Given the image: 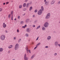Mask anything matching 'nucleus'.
Returning <instances> with one entry per match:
<instances>
[{
    "mask_svg": "<svg viewBox=\"0 0 60 60\" xmlns=\"http://www.w3.org/2000/svg\"><path fill=\"white\" fill-rule=\"evenodd\" d=\"M9 3V2H7L6 3V4H8Z\"/></svg>",
    "mask_w": 60,
    "mask_h": 60,
    "instance_id": "obj_40",
    "label": "nucleus"
},
{
    "mask_svg": "<svg viewBox=\"0 0 60 60\" xmlns=\"http://www.w3.org/2000/svg\"><path fill=\"white\" fill-rule=\"evenodd\" d=\"M25 27H26V25H25Z\"/></svg>",
    "mask_w": 60,
    "mask_h": 60,
    "instance_id": "obj_53",
    "label": "nucleus"
},
{
    "mask_svg": "<svg viewBox=\"0 0 60 60\" xmlns=\"http://www.w3.org/2000/svg\"><path fill=\"white\" fill-rule=\"evenodd\" d=\"M13 15H12L11 16V19L12 20H13Z\"/></svg>",
    "mask_w": 60,
    "mask_h": 60,
    "instance_id": "obj_23",
    "label": "nucleus"
},
{
    "mask_svg": "<svg viewBox=\"0 0 60 60\" xmlns=\"http://www.w3.org/2000/svg\"><path fill=\"white\" fill-rule=\"evenodd\" d=\"M26 36L28 37V34H26Z\"/></svg>",
    "mask_w": 60,
    "mask_h": 60,
    "instance_id": "obj_39",
    "label": "nucleus"
},
{
    "mask_svg": "<svg viewBox=\"0 0 60 60\" xmlns=\"http://www.w3.org/2000/svg\"><path fill=\"white\" fill-rule=\"evenodd\" d=\"M29 3L27 4L26 6L27 7H28V6H29Z\"/></svg>",
    "mask_w": 60,
    "mask_h": 60,
    "instance_id": "obj_24",
    "label": "nucleus"
},
{
    "mask_svg": "<svg viewBox=\"0 0 60 60\" xmlns=\"http://www.w3.org/2000/svg\"><path fill=\"white\" fill-rule=\"evenodd\" d=\"M19 45V44H17L15 45V50H17L18 48V45Z\"/></svg>",
    "mask_w": 60,
    "mask_h": 60,
    "instance_id": "obj_5",
    "label": "nucleus"
},
{
    "mask_svg": "<svg viewBox=\"0 0 60 60\" xmlns=\"http://www.w3.org/2000/svg\"><path fill=\"white\" fill-rule=\"evenodd\" d=\"M38 14L39 15H40L42 13V10H40L38 12Z\"/></svg>",
    "mask_w": 60,
    "mask_h": 60,
    "instance_id": "obj_3",
    "label": "nucleus"
},
{
    "mask_svg": "<svg viewBox=\"0 0 60 60\" xmlns=\"http://www.w3.org/2000/svg\"><path fill=\"white\" fill-rule=\"evenodd\" d=\"M35 16L34 15H33V17H34Z\"/></svg>",
    "mask_w": 60,
    "mask_h": 60,
    "instance_id": "obj_55",
    "label": "nucleus"
},
{
    "mask_svg": "<svg viewBox=\"0 0 60 60\" xmlns=\"http://www.w3.org/2000/svg\"><path fill=\"white\" fill-rule=\"evenodd\" d=\"M45 48H48V46H45Z\"/></svg>",
    "mask_w": 60,
    "mask_h": 60,
    "instance_id": "obj_43",
    "label": "nucleus"
},
{
    "mask_svg": "<svg viewBox=\"0 0 60 60\" xmlns=\"http://www.w3.org/2000/svg\"><path fill=\"white\" fill-rule=\"evenodd\" d=\"M34 55H33L31 57V59H33V58H34Z\"/></svg>",
    "mask_w": 60,
    "mask_h": 60,
    "instance_id": "obj_28",
    "label": "nucleus"
},
{
    "mask_svg": "<svg viewBox=\"0 0 60 60\" xmlns=\"http://www.w3.org/2000/svg\"><path fill=\"white\" fill-rule=\"evenodd\" d=\"M50 17V14L49 13L47 14V15L45 17V19H49Z\"/></svg>",
    "mask_w": 60,
    "mask_h": 60,
    "instance_id": "obj_1",
    "label": "nucleus"
},
{
    "mask_svg": "<svg viewBox=\"0 0 60 60\" xmlns=\"http://www.w3.org/2000/svg\"><path fill=\"white\" fill-rule=\"evenodd\" d=\"M49 22H46L44 24V26H45V27H48V26H49Z\"/></svg>",
    "mask_w": 60,
    "mask_h": 60,
    "instance_id": "obj_2",
    "label": "nucleus"
},
{
    "mask_svg": "<svg viewBox=\"0 0 60 60\" xmlns=\"http://www.w3.org/2000/svg\"><path fill=\"white\" fill-rule=\"evenodd\" d=\"M58 44V42L56 41L55 42L54 45L56 46H57Z\"/></svg>",
    "mask_w": 60,
    "mask_h": 60,
    "instance_id": "obj_8",
    "label": "nucleus"
},
{
    "mask_svg": "<svg viewBox=\"0 0 60 60\" xmlns=\"http://www.w3.org/2000/svg\"><path fill=\"white\" fill-rule=\"evenodd\" d=\"M2 11V8H0V11Z\"/></svg>",
    "mask_w": 60,
    "mask_h": 60,
    "instance_id": "obj_35",
    "label": "nucleus"
},
{
    "mask_svg": "<svg viewBox=\"0 0 60 60\" xmlns=\"http://www.w3.org/2000/svg\"><path fill=\"white\" fill-rule=\"evenodd\" d=\"M38 38H39V37H38L36 40V41H37L38 40Z\"/></svg>",
    "mask_w": 60,
    "mask_h": 60,
    "instance_id": "obj_44",
    "label": "nucleus"
},
{
    "mask_svg": "<svg viewBox=\"0 0 60 60\" xmlns=\"http://www.w3.org/2000/svg\"><path fill=\"white\" fill-rule=\"evenodd\" d=\"M55 2V1L54 0H52L50 3L51 4H53Z\"/></svg>",
    "mask_w": 60,
    "mask_h": 60,
    "instance_id": "obj_6",
    "label": "nucleus"
},
{
    "mask_svg": "<svg viewBox=\"0 0 60 60\" xmlns=\"http://www.w3.org/2000/svg\"><path fill=\"white\" fill-rule=\"evenodd\" d=\"M42 29L43 30H45V28H44V27H42Z\"/></svg>",
    "mask_w": 60,
    "mask_h": 60,
    "instance_id": "obj_20",
    "label": "nucleus"
},
{
    "mask_svg": "<svg viewBox=\"0 0 60 60\" xmlns=\"http://www.w3.org/2000/svg\"><path fill=\"white\" fill-rule=\"evenodd\" d=\"M5 3H4L3 4L4 5H5Z\"/></svg>",
    "mask_w": 60,
    "mask_h": 60,
    "instance_id": "obj_51",
    "label": "nucleus"
},
{
    "mask_svg": "<svg viewBox=\"0 0 60 60\" xmlns=\"http://www.w3.org/2000/svg\"><path fill=\"white\" fill-rule=\"evenodd\" d=\"M16 38V37H14V40H15V39Z\"/></svg>",
    "mask_w": 60,
    "mask_h": 60,
    "instance_id": "obj_48",
    "label": "nucleus"
},
{
    "mask_svg": "<svg viewBox=\"0 0 60 60\" xmlns=\"http://www.w3.org/2000/svg\"><path fill=\"white\" fill-rule=\"evenodd\" d=\"M19 18H20V16H18V18L19 19H20Z\"/></svg>",
    "mask_w": 60,
    "mask_h": 60,
    "instance_id": "obj_47",
    "label": "nucleus"
},
{
    "mask_svg": "<svg viewBox=\"0 0 60 60\" xmlns=\"http://www.w3.org/2000/svg\"><path fill=\"white\" fill-rule=\"evenodd\" d=\"M26 8H24L23 9V11H26Z\"/></svg>",
    "mask_w": 60,
    "mask_h": 60,
    "instance_id": "obj_22",
    "label": "nucleus"
},
{
    "mask_svg": "<svg viewBox=\"0 0 60 60\" xmlns=\"http://www.w3.org/2000/svg\"><path fill=\"white\" fill-rule=\"evenodd\" d=\"M35 12H37V10H35L34 11Z\"/></svg>",
    "mask_w": 60,
    "mask_h": 60,
    "instance_id": "obj_31",
    "label": "nucleus"
},
{
    "mask_svg": "<svg viewBox=\"0 0 60 60\" xmlns=\"http://www.w3.org/2000/svg\"><path fill=\"white\" fill-rule=\"evenodd\" d=\"M39 45H40V43H38V44L37 45H36V46L37 47H38V46Z\"/></svg>",
    "mask_w": 60,
    "mask_h": 60,
    "instance_id": "obj_21",
    "label": "nucleus"
},
{
    "mask_svg": "<svg viewBox=\"0 0 60 60\" xmlns=\"http://www.w3.org/2000/svg\"><path fill=\"white\" fill-rule=\"evenodd\" d=\"M37 48V46H36V47H35L34 48V49H36Z\"/></svg>",
    "mask_w": 60,
    "mask_h": 60,
    "instance_id": "obj_36",
    "label": "nucleus"
},
{
    "mask_svg": "<svg viewBox=\"0 0 60 60\" xmlns=\"http://www.w3.org/2000/svg\"><path fill=\"white\" fill-rule=\"evenodd\" d=\"M57 55V53H55L54 54V55L55 56H56Z\"/></svg>",
    "mask_w": 60,
    "mask_h": 60,
    "instance_id": "obj_32",
    "label": "nucleus"
},
{
    "mask_svg": "<svg viewBox=\"0 0 60 60\" xmlns=\"http://www.w3.org/2000/svg\"><path fill=\"white\" fill-rule=\"evenodd\" d=\"M3 26L4 28H5L6 27V24H5L4 22L3 24Z\"/></svg>",
    "mask_w": 60,
    "mask_h": 60,
    "instance_id": "obj_10",
    "label": "nucleus"
},
{
    "mask_svg": "<svg viewBox=\"0 0 60 60\" xmlns=\"http://www.w3.org/2000/svg\"><path fill=\"white\" fill-rule=\"evenodd\" d=\"M29 41H30V40H29Z\"/></svg>",
    "mask_w": 60,
    "mask_h": 60,
    "instance_id": "obj_60",
    "label": "nucleus"
},
{
    "mask_svg": "<svg viewBox=\"0 0 60 60\" xmlns=\"http://www.w3.org/2000/svg\"><path fill=\"white\" fill-rule=\"evenodd\" d=\"M44 2H45V4H46V3H47V1H46V0H44Z\"/></svg>",
    "mask_w": 60,
    "mask_h": 60,
    "instance_id": "obj_30",
    "label": "nucleus"
},
{
    "mask_svg": "<svg viewBox=\"0 0 60 60\" xmlns=\"http://www.w3.org/2000/svg\"><path fill=\"white\" fill-rule=\"evenodd\" d=\"M29 19H26V23L28 22L29 21Z\"/></svg>",
    "mask_w": 60,
    "mask_h": 60,
    "instance_id": "obj_17",
    "label": "nucleus"
},
{
    "mask_svg": "<svg viewBox=\"0 0 60 60\" xmlns=\"http://www.w3.org/2000/svg\"><path fill=\"white\" fill-rule=\"evenodd\" d=\"M11 14H10L9 16H8V18H9V19H10V17H11Z\"/></svg>",
    "mask_w": 60,
    "mask_h": 60,
    "instance_id": "obj_26",
    "label": "nucleus"
},
{
    "mask_svg": "<svg viewBox=\"0 0 60 60\" xmlns=\"http://www.w3.org/2000/svg\"><path fill=\"white\" fill-rule=\"evenodd\" d=\"M0 39L1 40H4L5 39V36L4 35H1V36L0 37Z\"/></svg>",
    "mask_w": 60,
    "mask_h": 60,
    "instance_id": "obj_4",
    "label": "nucleus"
},
{
    "mask_svg": "<svg viewBox=\"0 0 60 60\" xmlns=\"http://www.w3.org/2000/svg\"><path fill=\"white\" fill-rule=\"evenodd\" d=\"M20 41H21V39H19L18 40V42L19 43L20 42Z\"/></svg>",
    "mask_w": 60,
    "mask_h": 60,
    "instance_id": "obj_27",
    "label": "nucleus"
},
{
    "mask_svg": "<svg viewBox=\"0 0 60 60\" xmlns=\"http://www.w3.org/2000/svg\"><path fill=\"white\" fill-rule=\"evenodd\" d=\"M57 4H60V1H59L58 2V3H57Z\"/></svg>",
    "mask_w": 60,
    "mask_h": 60,
    "instance_id": "obj_34",
    "label": "nucleus"
},
{
    "mask_svg": "<svg viewBox=\"0 0 60 60\" xmlns=\"http://www.w3.org/2000/svg\"><path fill=\"white\" fill-rule=\"evenodd\" d=\"M13 47V45H11L9 46L8 47V48L9 49H11Z\"/></svg>",
    "mask_w": 60,
    "mask_h": 60,
    "instance_id": "obj_12",
    "label": "nucleus"
},
{
    "mask_svg": "<svg viewBox=\"0 0 60 60\" xmlns=\"http://www.w3.org/2000/svg\"><path fill=\"white\" fill-rule=\"evenodd\" d=\"M12 12H13L12 11H11V15H12V14H13Z\"/></svg>",
    "mask_w": 60,
    "mask_h": 60,
    "instance_id": "obj_33",
    "label": "nucleus"
},
{
    "mask_svg": "<svg viewBox=\"0 0 60 60\" xmlns=\"http://www.w3.org/2000/svg\"><path fill=\"white\" fill-rule=\"evenodd\" d=\"M11 2L12 3V2H13V1H11Z\"/></svg>",
    "mask_w": 60,
    "mask_h": 60,
    "instance_id": "obj_56",
    "label": "nucleus"
},
{
    "mask_svg": "<svg viewBox=\"0 0 60 60\" xmlns=\"http://www.w3.org/2000/svg\"><path fill=\"white\" fill-rule=\"evenodd\" d=\"M32 9H33V7H31L30 8V11H31V10Z\"/></svg>",
    "mask_w": 60,
    "mask_h": 60,
    "instance_id": "obj_18",
    "label": "nucleus"
},
{
    "mask_svg": "<svg viewBox=\"0 0 60 60\" xmlns=\"http://www.w3.org/2000/svg\"><path fill=\"white\" fill-rule=\"evenodd\" d=\"M28 1V0H25V2H26Z\"/></svg>",
    "mask_w": 60,
    "mask_h": 60,
    "instance_id": "obj_42",
    "label": "nucleus"
},
{
    "mask_svg": "<svg viewBox=\"0 0 60 60\" xmlns=\"http://www.w3.org/2000/svg\"><path fill=\"white\" fill-rule=\"evenodd\" d=\"M3 51V49L2 48H0V52H2Z\"/></svg>",
    "mask_w": 60,
    "mask_h": 60,
    "instance_id": "obj_14",
    "label": "nucleus"
},
{
    "mask_svg": "<svg viewBox=\"0 0 60 60\" xmlns=\"http://www.w3.org/2000/svg\"><path fill=\"white\" fill-rule=\"evenodd\" d=\"M24 59L25 60H28V58L26 57V54H25V55Z\"/></svg>",
    "mask_w": 60,
    "mask_h": 60,
    "instance_id": "obj_7",
    "label": "nucleus"
},
{
    "mask_svg": "<svg viewBox=\"0 0 60 60\" xmlns=\"http://www.w3.org/2000/svg\"><path fill=\"white\" fill-rule=\"evenodd\" d=\"M51 39V37L50 36H49L47 37V39L48 40H50Z\"/></svg>",
    "mask_w": 60,
    "mask_h": 60,
    "instance_id": "obj_13",
    "label": "nucleus"
},
{
    "mask_svg": "<svg viewBox=\"0 0 60 60\" xmlns=\"http://www.w3.org/2000/svg\"><path fill=\"white\" fill-rule=\"evenodd\" d=\"M41 10H42V11L44 10V8H43V6H41Z\"/></svg>",
    "mask_w": 60,
    "mask_h": 60,
    "instance_id": "obj_15",
    "label": "nucleus"
},
{
    "mask_svg": "<svg viewBox=\"0 0 60 60\" xmlns=\"http://www.w3.org/2000/svg\"><path fill=\"white\" fill-rule=\"evenodd\" d=\"M31 31V30H30V29L29 28H27L26 30V31L27 32H30Z\"/></svg>",
    "mask_w": 60,
    "mask_h": 60,
    "instance_id": "obj_11",
    "label": "nucleus"
},
{
    "mask_svg": "<svg viewBox=\"0 0 60 60\" xmlns=\"http://www.w3.org/2000/svg\"><path fill=\"white\" fill-rule=\"evenodd\" d=\"M8 53H10V51H8Z\"/></svg>",
    "mask_w": 60,
    "mask_h": 60,
    "instance_id": "obj_52",
    "label": "nucleus"
},
{
    "mask_svg": "<svg viewBox=\"0 0 60 60\" xmlns=\"http://www.w3.org/2000/svg\"><path fill=\"white\" fill-rule=\"evenodd\" d=\"M23 23H24V22H23V21H22L21 22V24H23Z\"/></svg>",
    "mask_w": 60,
    "mask_h": 60,
    "instance_id": "obj_29",
    "label": "nucleus"
},
{
    "mask_svg": "<svg viewBox=\"0 0 60 60\" xmlns=\"http://www.w3.org/2000/svg\"><path fill=\"white\" fill-rule=\"evenodd\" d=\"M26 3H24L23 4V7H25L26 6Z\"/></svg>",
    "mask_w": 60,
    "mask_h": 60,
    "instance_id": "obj_16",
    "label": "nucleus"
},
{
    "mask_svg": "<svg viewBox=\"0 0 60 60\" xmlns=\"http://www.w3.org/2000/svg\"><path fill=\"white\" fill-rule=\"evenodd\" d=\"M12 60H15V59H13Z\"/></svg>",
    "mask_w": 60,
    "mask_h": 60,
    "instance_id": "obj_57",
    "label": "nucleus"
},
{
    "mask_svg": "<svg viewBox=\"0 0 60 60\" xmlns=\"http://www.w3.org/2000/svg\"><path fill=\"white\" fill-rule=\"evenodd\" d=\"M5 32L6 33H7L8 32L7 31V30H5Z\"/></svg>",
    "mask_w": 60,
    "mask_h": 60,
    "instance_id": "obj_49",
    "label": "nucleus"
},
{
    "mask_svg": "<svg viewBox=\"0 0 60 60\" xmlns=\"http://www.w3.org/2000/svg\"><path fill=\"white\" fill-rule=\"evenodd\" d=\"M17 32L18 33H19V29H17Z\"/></svg>",
    "mask_w": 60,
    "mask_h": 60,
    "instance_id": "obj_41",
    "label": "nucleus"
},
{
    "mask_svg": "<svg viewBox=\"0 0 60 60\" xmlns=\"http://www.w3.org/2000/svg\"><path fill=\"white\" fill-rule=\"evenodd\" d=\"M59 23H60V21L59 22Z\"/></svg>",
    "mask_w": 60,
    "mask_h": 60,
    "instance_id": "obj_59",
    "label": "nucleus"
},
{
    "mask_svg": "<svg viewBox=\"0 0 60 60\" xmlns=\"http://www.w3.org/2000/svg\"><path fill=\"white\" fill-rule=\"evenodd\" d=\"M32 3V2H30V3L29 4H31Z\"/></svg>",
    "mask_w": 60,
    "mask_h": 60,
    "instance_id": "obj_38",
    "label": "nucleus"
},
{
    "mask_svg": "<svg viewBox=\"0 0 60 60\" xmlns=\"http://www.w3.org/2000/svg\"><path fill=\"white\" fill-rule=\"evenodd\" d=\"M19 8H22V5H20L19 6Z\"/></svg>",
    "mask_w": 60,
    "mask_h": 60,
    "instance_id": "obj_25",
    "label": "nucleus"
},
{
    "mask_svg": "<svg viewBox=\"0 0 60 60\" xmlns=\"http://www.w3.org/2000/svg\"><path fill=\"white\" fill-rule=\"evenodd\" d=\"M16 20V19L15 18L14 19V20Z\"/></svg>",
    "mask_w": 60,
    "mask_h": 60,
    "instance_id": "obj_54",
    "label": "nucleus"
},
{
    "mask_svg": "<svg viewBox=\"0 0 60 60\" xmlns=\"http://www.w3.org/2000/svg\"><path fill=\"white\" fill-rule=\"evenodd\" d=\"M30 50H29V52L30 53H31V52H30Z\"/></svg>",
    "mask_w": 60,
    "mask_h": 60,
    "instance_id": "obj_45",
    "label": "nucleus"
},
{
    "mask_svg": "<svg viewBox=\"0 0 60 60\" xmlns=\"http://www.w3.org/2000/svg\"><path fill=\"white\" fill-rule=\"evenodd\" d=\"M35 25H33V27H35Z\"/></svg>",
    "mask_w": 60,
    "mask_h": 60,
    "instance_id": "obj_37",
    "label": "nucleus"
},
{
    "mask_svg": "<svg viewBox=\"0 0 60 60\" xmlns=\"http://www.w3.org/2000/svg\"><path fill=\"white\" fill-rule=\"evenodd\" d=\"M22 27H23V28H25V26H23Z\"/></svg>",
    "mask_w": 60,
    "mask_h": 60,
    "instance_id": "obj_46",
    "label": "nucleus"
},
{
    "mask_svg": "<svg viewBox=\"0 0 60 60\" xmlns=\"http://www.w3.org/2000/svg\"><path fill=\"white\" fill-rule=\"evenodd\" d=\"M23 16H24V15H25V13L24 14L22 15Z\"/></svg>",
    "mask_w": 60,
    "mask_h": 60,
    "instance_id": "obj_50",
    "label": "nucleus"
},
{
    "mask_svg": "<svg viewBox=\"0 0 60 60\" xmlns=\"http://www.w3.org/2000/svg\"><path fill=\"white\" fill-rule=\"evenodd\" d=\"M26 50L27 53H28V46H27V45L26 46Z\"/></svg>",
    "mask_w": 60,
    "mask_h": 60,
    "instance_id": "obj_9",
    "label": "nucleus"
},
{
    "mask_svg": "<svg viewBox=\"0 0 60 60\" xmlns=\"http://www.w3.org/2000/svg\"><path fill=\"white\" fill-rule=\"evenodd\" d=\"M32 44H34V43H32Z\"/></svg>",
    "mask_w": 60,
    "mask_h": 60,
    "instance_id": "obj_58",
    "label": "nucleus"
},
{
    "mask_svg": "<svg viewBox=\"0 0 60 60\" xmlns=\"http://www.w3.org/2000/svg\"><path fill=\"white\" fill-rule=\"evenodd\" d=\"M40 26L39 25L38 26V27L36 29H38V28H40Z\"/></svg>",
    "mask_w": 60,
    "mask_h": 60,
    "instance_id": "obj_19",
    "label": "nucleus"
}]
</instances>
